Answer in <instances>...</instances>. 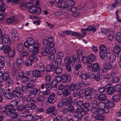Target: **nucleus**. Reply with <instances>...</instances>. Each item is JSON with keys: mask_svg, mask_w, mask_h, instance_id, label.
Returning a JSON list of instances; mask_svg holds the SVG:
<instances>
[{"mask_svg": "<svg viewBox=\"0 0 121 121\" xmlns=\"http://www.w3.org/2000/svg\"><path fill=\"white\" fill-rule=\"evenodd\" d=\"M73 102V97L72 96H69L67 98V100L63 102L65 106L71 104Z\"/></svg>", "mask_w": 121, "mask_h": 121, "instance_id": "22", "label": "nucleus"}, {"mask_svg": "<svg viewBox=\"0 0 121 121\" xmlns=\"http://www.w3.org/2000/svg\"><path fill=\"white\" fill-rule=\"evenodd\" d=\"M28 112L26 111H24L22 114V116L25 118H26L27 120H28V117L31 116V114H29Z\"/></svg>", "mask_w": 121, "mask_h": 121, "instance_id": "60", "label": "nucleus"}, {"mask_svg": "<svg viewBox=\"0 0 121 121\" xmlns=\"http://www.w3.org/2000/svg\"><path fill=\"white\" fill-rule=\"evenodd\" d=\"M17 72L18 76L20 78H22L24 75V73L23 71L19 70H18Z\"/></svg>", "mask_w": 121, "mask_h": 121, "instance_id": "63", "label": "nucleus"}, {"mask_svg": "<svg viewBox=\"0 0 121 121\" xmlns=\"http://www.w3.org/2000/svg\"><path fill=\"white\" fill-rule=\"evenodd\" d=\"M106 96L104 94H102L99 95L98 99L100 101H102L105 100L106 99Z\"/></svg>", "mask_w": 121, "mask_h": 121, "instance_id": "46", "label": "nucleus"}, {"mask_svg": "<svg viewBox=\"0 0 121 121\" xmlns=\"http://www.w3.org/2000/svg\"><path fill=\"white\" fill-rule=\"evenodd\" d=\"M116 58L115 55L113 54H111L109 57V60L110 62H111L115 60L116 59Z\"/></svg>", "mask_w": 121, "mask_h": 121, "instance_id": "49", "label": "nucleus"}, {"mask_svg": "<svg viewBox=\"0 0 121 121\" xmlns=\"http://www.w3.org/2000/svg\"><path fill=\"white\" fill-rule=\"evenodd\" d=\"M29 79L30 81L33 82L36 81V77L33 74L29 77Z\"/></svg>", "mask_w": 121, "mask_h": 121, "instance_id": "64", "label": "nucleus"}, {"mask_svg": "<svg viewBox=\"0 0 121 121\" xmlns=\"http://www.w3.org/2000/svg\"><path fill=\"white\" fill-rule=\"evenodd\" d=\"M61 81L63 83H66L71 80V78L69 74H64L61 76Z\"/></svg>", "mask_w": 121, "mask_h": 121, "instance_id": "13", "label": "nucleus"}, {"mask_svg": "<svg viewBox=\"0 0 121 121\" xmlns=\"http://www.w3.org/2000/svg\"><path fill=\"white\" fill-rule=\"evenodd\" d=\"M53 69V64L52 65H48L46 66V71L47 72H49L51 71Z\"/></svg>", "mask_w": 121, "mask_h": 121, "instance_id": "62", "label": "nucleus"}, {"mask_svg": "<svg viewBox=\"0 0 121 121\" xmlns=\"http://www.w3.org/2000/svg\"><path fill=\"white\" fill-rule=\"evenodd\" d=\"M64 85L61 84L58 86V89L56 91V94L58 95H63Z\"/></svg>", "mask_w": 121, "mask_h": 121, "instance_id": "17", "label": "nucleus"}, {"mask_svg": "<svg viewBox=\"0 0 121 121\" xmlns=\"http://www.w3.org/2000/svg\"><path fill=\"white\" fill-rule=\"evenodd\" d=\"M7 81L8 84H12L14 83L13 79V78L10 77V76L9 78H8L6 80H5V81Z\"/></svg>", "mask_w": 121, "mask_h": 121, "instance_id": "51", "label": "nucleus"}, {"mask_svg": "<svg viewBox=\"0 0 121 121\" xmlns=\"http://www.w3.org/2000/svg\"><path fill=\"white\" fill-rule=\"evenodd\" d=\"M93 91V89L92 88L90 87H87L85 90V93L92 94Z\"/></svg>", "mask_w": 121, "mask_h": 121, "instance_id": "36", "label": "nucleus"}, {"mask_svg": "<svg viewBox=\"0 0 121 121\" xmlns=\"http://www.w3.org/2000/svg\"><path fill=\"white\" fill-rule=\"evenodd\" d=\"M95 118L97 120L103 121L104 120V117L101 115H96L95 117Z\"/></svg>", "mask_w": 121, "mask_h": 121, "instance_id": "44", "label": "nucleus"}, {"mask_svg": "<svg viewBox=\"0 0 121 121\" xmlns=\"http://www.w3.org/2000/svg\"><path fill=\"white\" fill-rule=\"evenodd\" d=\"M14 94L13 92H6L5 95V98L8 99H13L14 97Z\"/></svg>", "mask_w": 121, "mask_h": 121, "instance_id": "24", "label": "nucleus"}, {"mask_svg": "<svg viewBox=\"0 0 121 121\" xmlns=\"http://www.w3.org/2000/svg\"><path fill=\"white\" fill-rule=\"evenodd\" d=\"M56 52V50L55 49L53 50L52 51V50L49 52L48 53V56L49 59L50 60H53L55 58V55L54 53Z\"/></svg>", "mask_w": 121, "mask_h": 121, "instance_id": "29", "label": "nucleus"}, {"mask_svg": "<svg viewBox=\"0 0 121 121\" xmlns=\"http://www.w3.org/2000/svg\"><path fill=\"white\" fill-rule=\"evenodd\" d=\"M113 87L114 91L116 92L119 91L121 90V86L120 84L115 85Z\"/></svg>", "mask_w": 121, "mask_h": 121, "instance_id": "47", "label": "nucleus"}, {"mask_svg": "<svg viewBox=\"0 0 121 121\" xmlns=\"http://www.w3.org/2000/svg\"><path fill=\"white\" fill-rule=\"evenodd\" d=\"M73 36H77L79 38H83L84 37L80 33L75 32H73L72 31L71 34Z\"/></svg>", "mask_w": 121, "mask_h": 121, "instance_id": "32", "label": "nucleus"}, {"mask_svg": "<svg viewBox=\"0 0 121 121\" xmlns=\"http://www.w3.org/2000/svg\"><path fill=\"white\" fill-rule=\"evenodd\" d=\"M35 67L39 71L42 72L44 69L43 65L42 64H38L36 63L35 64Z\"/></svg>", "mask_w": 121, "mask_h": 121, "instance_id": "21", "label": "nucleus"}, {"mask_svg": "<svg viewBox=\"0 0 121 121\" xmlns=\"http://www.w3.org/2000/svg\"><path fill=\"white\" fill-rule=\"evenodd\" d=\"M45 97L43 95H40L37 97L36 99L37 101L38 102H42L45 100Z\"/></svg>", "mask_w": 121, "mask_h": 121, "instance_id": "43", "label": "nucleus"}, {"mask_svg": "<svg viewBox=\"0 0 121 121\" xmlns=\"http://www.w3.org/2000/svg\"><path fill=\"white\" fill-rule=\"evenodd\" d=\"M103 66L105 69L107 70L111 69L112 67L111 63L108 62L105 63L104 65Z\"/></svg>", "mask_w": 121, "mask_h": 121, "instance_id": "33", "label": "nucleus"}, {"mask_svg": "<svg viewBox=\"0 0 121 121\" xmlns=\"http://www.w3.org/2000/svg\"><path fill=\"white\" fill-rule=\"evenodd\" d=\"M34 42V41L32 38H29L27 39L26 41L24 43V46L25 47H27L29 45H33Z\"/></svg>", "mask_w": 121, "mask_h": 121, "instance_id": "14", "label": "nucleus"}, {"mask_svg": "<svg viewBox=\"0 0 121 121\" xmlns=\"http://www.w3.org/2000/svg\"><path fill=\"white\" fill-rule=\"evenodd\" d=\"M2 40L4 43H10V40L9 37L5 34H4L2 36Z\"/></svg>", "mask_w": 121, "mask_h": 121, "instance_id": "16", "label": "nucleus"}, {"mask_svg": "<svg viewBox=\"0 0 121 121\" xmlns=\"http://www.w3.org/2000/svg\"><path fill=\"white\" fill-rule=\"evenodd\" d=\"M36 54H33V53L30 56L29 58L32 63L36 61L37 60V58L35 55Z\"/></svg>", "mask_w": 121, "mask_h": 121, "instance_id": "34", "label": "nucleus"}, {"mask_svg": "<svg viewBox=\"0 0 121 121\" xmlns=\"http://www.w3.org/2000/svg\"><path fill=\"white\" fill-rule=\"evenodd\" d=\"M74 4V2L72 0H66L65 3V5L68 7H71Z\"/></svg>", "mask_w": 121, "mask_h": 121, "instance_id": "27", "label": "nucleus"}, {"mask_svg": "<svg viewBox=\"0 0 121 121\" xmlns=\"http://www.w3.org/2000/svg\"><path fill=\"white\" fill-rule=\"evenodd\" d=\"M34 49V54H36L38 53L39 50V44L38 42H35L33 45Z\"/></svg>", "mask_w": 121, "mask_h": 121, "instance_id": "15", "label": "nucleus"}, {"mask_svg": "<svg viewBox=\"0 0 121 121\" xmlns=\"http://www.w3.org/2000/svg\"><path fill=\"white\" fill-rule=\"evenodd\" d=\"M62 58H57L56 59L55 63H53V65H55L56 64L58 65L59 64L60 65L61 64Z\"/></svg>", "mask_w": 121, "mask_h": 121, "instance_id": "52", "label": "nucleus"}, {"mask_svg": "<svg viewBox=\"0 0 121 121\" xmlns=\"http://www.w3.org/2000/svg\"><path fill=\"white\" fill-rule=\"evenodd\" d=\"M64 90L63 91V95L66 97L69 95L71 91L70 90L69 86L66 85L64 86Z\"/></svg>", "mask_w": 121, "mask_h": 121, "instance_id": "10", "label": "nucleus"}, {"mask_svg": "<svg viewBox=\"0 0 121 121\" xmlns=\"http://www.w3.org/2000/svg\"><path fill=\"white\" fill-rule=\"evenodd\" d=\"M114 33L112 31H109L108 37V39L109 41L112 40L114 37Z\"/></svg>", "mask_w": 121, "mask_h": 121, "instance_id": "45", "label": "nucleus"}, {"mask_svg": "<svg viewBox=\"0 0 121 121\" xmlns=\"http://www.w3.org/2000/svg\"><path fill=\"white\" fill-rule=\"evenodd\" d=\"M118 0H116L113 4L111 5H109L108 8L109 9L112 10L114 8L117 4Z\"/></svg>", "mask_w": 121, "mask_h": 121, "instance_id": "48", "label": "nucleus"}, {"mask_svg": "<svg viewBox=\"0 0 121 121\" xmlns=\"http://www.w3.org/2000/svg\"><path fill=\"white\" fill-rule=\"evenodd\" d=\"M99 54L100 57L102 58L104 57L106 54L107 52L106 47L104 45H101L99 46Z\"/></svg>", "mask_w": 121, "mask_h": 121, "instance_id": "5", "label": "nucleus"}, {"mask_svg": "<svg viewBox=\"0 0 121 121\" xmlns=\"http://www.w3.org/2000/svg\"><path fill=\"white\" fill-rule=\"evenodd\" d=\"M85 112V109L83 108H77L74 113V116L78 119H81L83 116L82 112Z\"/></svg>", "mask_w": 121, "mask_h": 121, "instance_id": "3", "label": "nucleus"}, {"mask_svg": "<svg viewBox=\"0 0 121 121\" xmlns=\"http://www.w3.org/2000/svg\"><path fill=\"white\" fill-rule=\"evenodd\" d=\"M35 85L29 82L27 84L25 88L30 89L33 88L35 87Z\"/></svg>", "mask_w": 121, "mask_h": 121, "instance_id": "61", "label": "nucleus"}, {"mask_svg": "<svg viewBox=\"0 0 121 121\" xmlns=\"http://www.w3.org/2000/svg\"><path fill=\"white\" fill-rule=\"evenodd\" d=\"M56 2L57 3L58 7L59 8H62L63 7L62 5L63 0H55Z\"/></svg>", "mask_w": 121, "mask_h": 121, "instance_id": "55", "label": "nucleus"}, {"mask_svg": "<svg viewBox=\"0 0 121 121\" xmlns=\"http://www.w3.org/2000/svg\"><path fill=\"white\" fill-rule=\"evenodd\" d=\"M55 94L53 92L48 97L47 102L50 104L54 103L56 100Z\"/></svg>", "mask_w": 121, "mask_h": 121, "instance_id": "12", "label": "nucleus"}, {"mask_svg": "<svg viewBox=\"0 0 121 121\" xmlns=\"http://www.w3.org/2000/svg\"><path fill=\"white\" fill-rule=\"evenodd\" d=\"M43 45L51 51V48L54 46V43L52 42H50L47 41V39L43 40Z\"/></svg>", "mask_w": 121, "mask_h": 121, "instance_id": "8", "label": "nucleus"}, {"mask_svg": "<svg viewBox=\"0 0 121 121\" xmlns=\"http://www.w3.org/2000/svg\"><path fill=\"white\" fill-rule=\"evenodd\" d=\"M72 60L70 59V57L67 56L65 58V62L67 64L72 66L74 64V62L78 63L80 59L78 56L76 54H73L72 57Z\"/></svg>", "mask_w": 121, "mask_h": 121, "instance_id": "1", "label": "nucleus"}, {"mask_svg": "<svg viewBox=\"0 0 121 121\" xmlns=\"http://www.w3.org/2000/svg\"><path fill=\"white\" fill-rule=\"evenodd\" d=\"M11 50V49L10 48L9 46L7 45H6L5 46L4 48V52L5 53H8Z\"/></svg>", "mask_w": 121, "mask_h": 121, "instance_id": "58", "label": "nucleus"}, {"mask_svg": "<svg viewBox=\"0 0 121 121\" xmlns=\"http://www.w3.org/2000/svg\"><path fill=\"white\" fill-rule=\"evenodd\" d=\"M120 47L118 46H116L114 47L113 52L117 54H118L120 53Z\"/></svg>", "mask_w": 121, "mask_h": 121, "instance_id": "40", "label": "nucleus"}, {"mask_svg": "<svg viewBox=\"0 0 121 121\" xmlns=\"http://www.w3.org/2000/svg\"><path fill=\"white\" fill-rule=\"evenodd\" d=\"M27 97L29 99L27 101V103L30 105V108L31 109H35L37 107L36 105L35 104L36 101L33 99L31 95H28Z\"/></svg>", "mask_w": 121, "mask_h": 121, "instance_id": "4", "label": "nucleus"}, {"mask_svg": "<svg viewBox=\"0 0 121 121\" xmlns=\"http://www.w3.org/2000/svg\"><path fill=\"white\" fill-rule=\"evenodd\" d=\"M39 89H37L33 88L32 89L29 91V92L30 94L29 95H36V94H38L39 92Z\"/></svg>", "mask_w": 121, "mask_h": 121, "instance_id": "30", "label": "nucleus"}, {"mask_svg": "<svg viewBox=\"0 0 121 121\" xmlns=\"http://www.w3.org/2000/svg\"><path fill=\"white\" fill-rule=\"evenodd\" d=\"M51 50L46 47L41 49L40 53L43 56H46L51 51Z\"/></svg>", "mask_w": 121, "mask_h": 121, "instance_id": "19", "label": "nucleus"}, {"mask_svg": "<svg viewBox=\"0 0 121 121\" xmlns=\"http://www.w3.org/2000/svg\"><path fill=\"white\" fill-rule=\"evenodd\" d=\"M105 106H106L105 103H104L103 102L99 103L98 105V108L100 110L102 111H103Z\"/></svg>", "mask_w": 121, "mask_h": 121, "instance_id": "35", "label": "nucleus"}, {"mask_svg": "<svg viewBox=\"0 0 121 121\" xmlns=\"http://www.w3.org/2000/svg\"><path fill=\"white\" fill-rule=\"evenodd\" d=\"M18 103L19 102L17 100H13L10 102V105L12 107H15L17 106Z\"/></svg>", "mask_w": 121, "mask_h": 121, "instance_id": "41", "label": "nucleus"}, {"mask_svg": "<svg viewBox=\"0 0 121 121\" xmlns=\"http://www.w3.org/2000/svg\"><path fill=\"white\" fill-rule=\"evenodd\" d=\"M115 38L117 41H121V33L118 32L115 35Z\"/></svg>", "mask_w": 121, "mask_h": 121, "instance_id": "50", "label": "nucleus"}, {"mask_svg": "<svg viewBox=\"0 0 121 121\" xmlns=\"http://www.w3.org/2000/svg\"><path fill=\"white\" fill-rule=\"evenodd\" d=\"M10 76L9 72L8 71H5L3 72L0 71V79L4 81L6 80Z\"/></svg>", "mask_w": 121, "mask_h": 121, "instance_id": "9", "label": "nucleus"}, {"mask_svg": "<svg viewBox=\"0 0 121 121\" xmlns=\"http://www.w3.org/2000/svg\"><path fill=\"white\" fill-rule=\"evenodd\" d=\"M25 88V86H23L22 87L19 86L16 87L12 92L14 93V94L16 97L18 98H22L23 96V94L22 91H23Z\"/></svg>", "mask_w": 121, "mask_h": 121, "instance_id": "2", "label": "nucleus"}, {"mask_svg": "<svg viewBox=\"0 0 121 121\" xmlns=\"http://www.w3.org/2000/svg\"><path fill=\"white\" fill-rule=\"evenodd\" d=\"M114 90L113 87H111L110 88L109 90H108L107 91V93L108 95H112L114 94Z\"/></svg>", "mask_w": 121, "mask_h": 121, "instance_id": "59", "label": "nucleus"}, {"mask_svg": "<svg viewBox=\"0 0 121 121\" xmlns=\"http://www.w3.org/2000/svg\"><path fill=\"white\" fill-rule=\"evenodd\" d=\"M105 103L106 106L107 107L110 109L114 107L115 104L112 101H110L108 100L105 101Z\"/></svg>", "mask_w": 121, "mask_h": 121, "instance_id": "23", "label": "nucleus"}, {"mask_svg": "<svg viewBox=\"0 0 121 121\" xmlns=\"http://www.w3.org/2000/svg\"><path fill=\"white\" fill-rule=\"evenodd\" d=\"M120 96L119 94H116L113 95L112 97V99L115 102H118L120 101Z\"/></svg>", "mask_w": 121, "mask_h": 121, "instance_id": "28", "label": "nucleus"}, {"mask_svg": "<svg viewBox=\"0 0 121 121\" xmlns=\"http://www.w3.org/2000/svg\"><path fill=\"white\" fill-rule=\"evenodd\" d=\"M30 8L29 10L30 12L31 13H34L35 15L39 14L41 12V9L39 7L32 6Z\"/></svg>", "mask_w": 121, "mask_h": 121, "instance_id": "7", "label": "nucleus"}, {"mask_svg": "<svg viewBox=\"0 0 121 121\" xmlns=\"http://www.w3.org/2000/svg\"><path fill=\"white\" fill-rule=\"evenodd\" d=\"M41 73H42V72L39 71V70H35L32 71L33 74L35 77H42L43 75Z\"/></svg>", "mask_w": 121, "mask_h": 121, "instance_id": "25", "label": "nucleus"}, {"mask_svg": "<svg viewBox=\"0 0 121 121\" xmlns=\"http://www.w3.org/2000/svg\"><path fill=\"white\" fill-rule=\"evenodd\" d=\"M99 69V65L97 63H94L93 65L92 70L94 72H97Z\"/></svg>", "mask_w": 121, "mask_h": 121, "instance_id": "26", "label": "nucleus"}, {"mask_svg": "<svg viewBox=\"0 0 121 121\" xmlns=\"http://www.w3.org/2000/svg\"><path fill=\"white\" fill-rule=\"evenodd\" d=\"M91 111L92 113L95 114L99 113V111L98 109L95 107L92 108L91 109Z\"/></svg>", "mask_w": 121, "mask_h": 121, "instance_id": "57", "label": "nucleus"}, {"mask_svg": "<svg viewBox=\"0 0 121 121\" xmlns=\"http://www.w3.org/2000/svg\"><path fill=\"white\" fill-rule=\"evenodd\" d=\"M58 66L56 64L53 65V70L56 74H60L62 72V69L61 68L58 67Z\"/></svg>", "mask_w": 121, "mask_h": 121, "instance_id": "11", "label": "nucleus"}, {"mask_svg": "<svg viewBox=\"0 0 121 121\" xmlns=\"http://www.w3.org/2000/svg\"><path fill=\"white\" fill-rule=\"evenodd\" d=\"M91 78L93 80L96 81H98L100 79V75L99 74H93L91 76Z\"/></svg>", "mask_w": 121, "mask_h": 121, "instance_id": "31", "label": "nucleus"}, {"mask_svg": "<svg viewBox=\"0 0 121 121\" xmlns=\"http://www.w3.org/2000/svg\"><path fill=\"white\" fill-rule=\"evenodd\" d=\"M31 61L29 58L28 59H26L25 62V65L26 66L28 67L31 66L32 63Z\"/></svg>", "mask_w": 121, "mask_h": 121, "instance_id": "56", "label": "nucleus"}, {"mask_svg": "<svg viewBox=\"0 0 121 121\" xmlns=\"http://www.w3.org/2000/svg\"><path fill=\"white\" fill-rule=\"evenodd\" d=\"M79 77L83 80H86L88 78H89L88 74L86 73H83L81 74Z\"/></svg>", "mask_w": 121, "mask_h": 121, "instance_id": "38", "label": "nucleus"}, {"mask_svg": "<svg viewBox=\"0 0 121 121\" xmlns=\"http://www.w3.org/2000/svg\"><path fill=\"white\" fill-rule=\"evenodd\" d=\"M4 60V57L3 56H0V67L1 69L4 66L5 64Z\"/></svg>", "mask_w": 121, "mask_h": 121, "instance_id": "39", "label": "nucleus"}, {"mask_svg": "<svg viewBox=\"0 0 121 121\" xmlns=\"http://www.w3.org/2000/svg\"><path fill=\"white\" fill-rule=\"evenodd\" d=\"M82 67V65L81 62H80L79 63L76 64L74 67V68L75 70L78 71L81 69Z\"/></svg>", "mask_w": 121, "mask_h": 121, "instance_id": "42", "label": "nucleus"}, {"mask_svg": "<svg viewBox=\"0 0 121 121\" xmlns=\"http://www.w3.org/2000/svg\"><path fill=\"white\" fill-rule=\"evenodd\" d=\"M55 109V108L54 106H50L46 109V113L48 114L51 113L52 116H55L57 113V111H56Z\"/></svg>", "mask_w": 121, "mask_h": 121, "instance_id": "6", "label": "nucleus"}, {"mask_svg": "<svg viewBox=\"0 0 121 121\" xmlns=\"http://www.w3.org/2000/svg\"><path fill=\"white\" fill-rule=\"evenodd\" d=\"M6 8V6L4 4L3 1L0 0V11H4Z\"/></svg>", "mask_w": 121, "mask_h": 121, "instance_id": "37", "label": "nucleus"}, {"mask_svg": "<svg viewBox=\"0 0 121 121\" xmlns=\"http://www.w3.org/2000/svg\"><path fill=\"white\" fill-rule=\"evenodd\" d=\"M45 87L47 90H50L52 88V86L51 84L50 83H47L44 84Z\"/></svg>", "mask_w": 121, "mask_h": 121, "instance_id": "53", "label": "nucleus"}, {"mask_svg": "<svg viewBox=\"0 0 121 121\" xmlns=\"http://www.w3.org/2000/svg\"><path fill=\"white\" fill-rule=\"evenodd\" d=\"M17 50L19 52H20L22 51L23 50V46L22 44L19 43L17 47Z\"/></svg>", "mask_w": 121, "mask_h": 121, "instance_id": "54", "label": "nucleus"}, {"mask_svg": "<svg viewBox=\"0 0 121 121\" xmlns=\"http://www.w3.org/2000/svg\"><path fill=\"white\" fill-rule=\"evenodd\" d=\"M41 118V117L36 115L35 116H33L31 115V116L29 117L28 120L30 121H39L38 120Z\"/></svg>", "mask_w": 121, "mask_h": 121, "instance_id": "18", "label": "nucleus"}, {"mask_svg": "<svg viewBox=\"0 0 121 121\" xmlns=\"http://www.w3.org/2000/svg\"><path fill=\"white\" fill-rule=\"evenodd\" d=\"M70 91H78L79 88L77 84L71 83L69 86Z\"/></svg>", "mask_w": 121, "mask_h": 121, "instance_id": "20", "label": "nucleus"}]
</instances>
